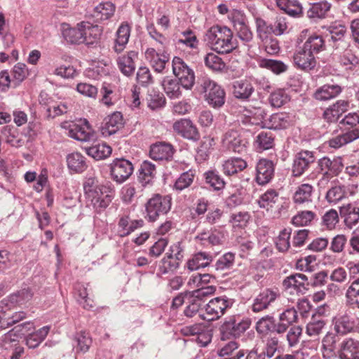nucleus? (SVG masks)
<instances>
[{"mask_svg": "<svg viewBox=\"0 0 359 359\" xmlns=\"http://www.w3.org/2000/svg\"><path fill=\"white\" fill-rule=\"evenodd\" d=\"M346 194L344 189L340 186H335L330 189L326 194V199L329 203H337L341 200Z\"/></svg>", "mask_w": 359, "mask_h": 359, "instance_id": "obj_63", "label": "nucleus"}, {"mask_svg": "<svg viewBox=\"0 0 359 359\" xmlns=\"http://www.w3.org/2000/svg\"><path fill=\"white\" fill-rule=\"evenodd\" d=\"M246 329L247 323L245 322H240L237 324L234 320L226 322L220 327L221 339L226 340L229 339L231 336L238 337L244 332Z\"/></svg>", "mask_w": 359, "mask_h": 359, "instance_id": "obj_20", "label": "nucleus"}, {"mask_svg": "<svg viewBox=\"0 0 359 359\" xmlns=\"http://www.w3.org/2000/svg\"><path fill=\"white\" fill-rule=\"evenodd\" d=\"M49 330L48 326H44L35 332L29 333L26 337L27 345L32 348L37 347L45 339Z\"/></svg>", "mask_w": 359, "mask_h": 359, "instance_id": "obj_43", "label": "nucleus"}, {"mask_svg": "<svg viewBox=\"0 0 359 359\" xmlns=\"http://www.w3.org/2000/svg\"><path fill=\"white\" fill-rule=\"evenodd\" d=\"M172 72L178 79L182 87L191 89L195 83V74L191 69L180 57H174L172 61Z\"/></svg>", "mask_w": 359, "mask_h": 359, "instance_id": "obj_5", "label": "nucleus"}, {"mask_svg": "<svg viewBox=\"0 0 359 359\" xmlns=\"http://www.w3.org/2000/svg\"><path fill=\"white\" fill-rule=\"evenodd\" d=\"M177 43L184 44L187 47L196 49L198 46V40L194 33L189 30L182 33V38L177 40Z\"/></svg>", "mask_w": 359, "mask_h": 359, "instance_id": "obj_59", "label": "nucleus"}, {"mask_svg": "<svg viewBox=\"0 0 359 359\" xmlns=\"http://www.w3.org/2000/svg\"><path fill=\"white\" fill-rule=\"evenodd\" d=\"M130 29L128 25L121 24L116 32V38L114 44V50L116 53L122 52L128 42Z\"/></svg>", "mask_w": 359, "mask_h": 359, "instance_id": "obj_31", "label": "nucleus"}, {"mask_svg": "<svg viewBox=\"0 0 359 359\" xmlns=\"http://www.w3.org/2000/svg\"><path fill=\"white\" fill-rule=\"evenodd\" d=\"M137 57L135 51H129L126 54L120 55L116 59V63L120 72L126 76H130L135 69V60Z\"/></svg>", "mask_w": 359, "mask_h": 359, "instance_id": "obj_16", "label": "nucleus"}, {"mask_svg": "<svg viewBox=\"0 0 359 359\" xmlns=\"http://www.w3.org/2000/svg\"><path fill=\"white\" fill-rule=\"evenodd\" d=\"M61 128L69 137L79 141L88 142L95 138V131L86 119H81L77 123L64 121L61 123Z\"/></svg>", "mask_w": 359, "mask_h": 359, "instance_id": "obj_4", "label": "nucleus"}, {"mask_svg": "<svg viewBox=\"0 0 359 359\" xmlns=\"http://www.w3.org/2000/svg\"><path fill=\"white\" fill-rule=\"evenodd\" d=\"M290 126L289 116L283 113H277L271 116L266 128L273 130H281Z\"/></svg>", "mask_w": 359, "mask_h": 359, "instance_id": "obj_44", "label": "nucleus"}, {"mask_svg": "<svg viewBox=\"0 0 359 359\" xmlns=\"http://www.w3.org/2000/svg\"><path fill=\"white\" fill-rule=\"evenodd\" d=\"M332 326L334 332H328L322 340L324 357L333 356L340 337L352 332L355 327L354 319L346 313L334 317Z\"/></svg>", "mask_w": 359, "mask_h": 359, "instance_id": "obj_1", "label": "nucleus"}, {"mask_svg": "<svg viewBox=\"0 0 359 359\" xmlns=\"http://www.w3.org/2000/svg\"><path fill=\"white\" fill-rule=\"evenodd\" d=\"M339 213L347 227L351 229L359 222V208L348 203L340 207Z\"/></svg>", "mask_w": 359, "mask_h": 359, "instance_id": "obj_23", "label": "nucleus"}, {"mask_svg": "<svg viewBox=\"0 0 359 359\" xmlns=\"http://www.w3.org/2000/svg\"><path fill=\"white\" fill-rule=\"evenodd\" d=\"M83 27V43L87 45L93 44L98 41L102 34V29L98 25H93L89 22H81Z\"/></svg>", "mask_w": 359, "mask_h": 359, "instance_id": "obj_22", "label": "nucleus"}, {"mask_svg": "<svg viewBox=\"0 0 359 359\" xmlns=\"http://www.w3.org/2000/svg\"><path fill=\"white\" fill-rule=\"evenodd\" d=\"M303 46L314 55L325 49V43L322 36L315 34L310 36Z\"/></svg>", "mask_w": 359, "mask_h": 359, "instance_id": "obj_38", "label": "nucleus"}, {"mask_svg": "<svg viewBox=\"0 0 359 359\" xmlns=\"http://www.w3.org/2000/svg\"><path fill=\"white\" fill-rule=\"evenodd\" d=\"M205 175L207 183L210 184L215 189L220 190L224 187V180L215 171H208Z\"/></svg>", "mask_w": 359, "mask_h": 359, "instance_id": "obj_61", "label": "nucleus"}, {"mask_svg": "<svg viewBox=\"0 0 359 359\" xmlns=\"http://www.w3.org/2000/svg\"><path fill=\"white\" fill-rule=\"evenodd\" d=\"M316 214L311 210L299 212L292 219V223L297 226H306L315 218Z\"/></svg>", "mask_w": 359, "mask_h": 359, "instance_id": "obj_51", "label": "nucleus"}, {"mask_svg": "<svg viewBox=\"0 0 359 359\" xmlns=\"http://www.w3.org/2000/svg\"><path fill=\"white\" fill-rule=\"evenodd\" d=\"M145 58L155 72L162 73L170 57L165 49L161 48V51H158L154 48H149L145 51Z\"/></svg>", "mask_w": 359, "mask_h": 359, "instance_id": "obj_8", "label": "nucleus"}, {"mask_svg": "<svg viewBox=\"0 0 359 359\" xmlns=\"http://www.w3.org/2000/svg\"><path fill=\"white\" fill-rule=\"evenodd\" d=\"M204 62L207 67L213 71H222L225 68V64L222 60L212 53H209L205 55Z\"/></svg>", "mask_w": 359, "mask_h": 359, "instance_id": "obj_52", "label": "nucleus"}, {"mask_svg": "<svg viewBox=\"0 0 359 359\" xmlns=\"http://www.w3.org/2000/svg\"><path fill=\"white\" fill-rule=\"evenodd\" d=\"M260 66L267 68L277 74L287 70V66L279 60L263 59L260 62Z\"/></svg>", "mask_w": 359, "mask_h": 359, "instance_id": "obj_57", "label": "nucleus"}, {"mask_svg": "<svg viewBox=\"0 0 359 359\" xmlns=\"http://www.w3.org/2000/svg\"><path fill=\"white\" fill-rule=\"evenodd\" d=\"M147 30L149 36L156 42V49L158 51H161V48L165 49L169 43L168 39L159 33L153 25L148 26Z\"/></svg>", "mask_w": 359, "mask_h": 359, "instance_id": "obj_50", "label": "nucleus"}, {"mask_svg": "<svg viewBox=\"0 0 359 359\" xmlns=\"http://www.w3.org/2000/svg\"><path fill=\"white\" fill-rule=\"evenodd\" d=\"M174 153L173 148L171 144L159 142L151 146L149 155L154 160H168L172 158Z\"/></svg>", "mask_w": 359, "mask_h": 359, "instance_id": "obj_21", "label": "nucleus"}, {"mask_svg": "<svg viewBox=\"0 0 359 359\" xmlns=\"http://www.w3.org/2000/svg\"><path fill=\"white\" fill-rule=\"evenodd\" d=\"M115 6L111 2L100 3L94 8L93 16L97 20L104 21L114 15Z\"/></svg>", "mask_w": 359, "mask_h": 359, "instance_id": "obj_36", "label": "nucleus"}, {"mask_svg": "<svg viewBox=\"0 0 359 359\" xmlns=\"http://www.w3.org/2000/svg\"><path fill=\"white\" fill-rule=\"evenodd\" d=\"M330 4L327 1L313 4L308 11V14L311 18H323L330 11Z\"/></svg>", "mask_w": 359, "mask_h": 359, "instance_id": "obj_55", "label": "nucleus"}, {"mask_svg": "<svg viewBox=\"0 0 359 359\" xmlns=\"http://www.w3.org/2000/svg\"><path fill=\"white\" fill-rule=\"evenodd\" d=\"M359 138V128H353L351 130L337 135L328 141L330 147L338 149Z\"/></svg>", "mask_w": 359, "mask_h": 359, "instance_id": "obj_25", "label": "nucleus"}, {"mask_svg": "<svg viewBox=\"0 0 359 359\" xmlns=\"http://www.w3.org/2000/svg\"><path fill=\"white\" fill-rule=\"evenodd\" d=\"M133 172V164L125 158H116L111 164V175L113 179L118 183L126 180Z\"/></svg>", "mask_w": 359, "mask_h": 359, "instance_id": "obj_9", "label": "nucleus"}, {"mask_svg": "<svg viewBox=\"0 0 359 359\" xmlns=\"http://www.w3.org/2000/svg\"><path fill=\"white\" fill-rule=\"evenodd\" d=\"M341 91L338 85H324L315 93V97L318 100H327L336 97Z\"/></svg>", "mask_w": 359, "mask_h": 359, "instance_id": "obj_42", "label": "nucleus"}, {"mask_svg": "<svg viewBox=\"0 0 359 359\" xmlns=\"http://www.w3.org/2000/svg\"><path fill=\"white\" fill-rule=\"evenodd\" d=\"M246 167L247 162L241 158L229 159L222 164L223 172L226 175L236 174Z\"/></svg>", "mask_w": 359, "mask_h": 359, "instance_id": "obj_39", "label": "nucleus"}, {"mask_svg": "<svg viewBox=\"0 0 359 359\" xmlns=\"http://www.w3.org/2000/svg\"><path fill=\"white\" fill-rule=\"evenodd\" d=\"M241 139L237 131L231 130L226 133L224 137L223 142L235 152L242 153L246 151L245 142Z\"/></svg>", "mask_w": 359, "mask_h": 359, "instance_id": "obj_24", "label": "nucleus"}, {"mask_svg": "<svg viewBox=\"0 0 359 359\" xmlns=\"http://www.w3.org/2000/svg\"><path fill=\"white\" fill-rule=\"evenodd\" d=\"M228 306V300L224 297L211 299L205 306V310L208 316L204 318L207 320L217 319L224 314Z\"/></svg>", "mask_w": 359, "mask_h": 359, "instance_id": "obj_15", "label": "nucleus"}, {"mask_svg": "<svg viewBox=\"0 0 359 359\" xmlns=\"http://www.w3.org/2000/svg\"><path fill=\"white\" fill-rule=\"evenodd\" d=\"M248 125L256 126L259 128H266L264 119L266 116L264 109L262 107V101H256L252 104L253 100H248Z\"/></svg>", "mask_w": 359, "mask_h": 359, "instance_id": "obj_13", "label": "nucleus"}, {"mask_svg": "<svg viewBox=\"0 0 359 359\" xmlns=\"http://www.w3.org/2000/svg\"><path fill=\"white\" fill-rule=\"evenodd\" d=\"M86 192H88V196L92 197V201L94 205H98L100 208H106L111 201V196L109 194H106L103 196V192L102 191V187H95L93 189H87V184L84 187Z\"/></svg>", "mask_w": 359, "mask_h": 359, "instance_id": "obj_29", "label": "nucleus"}, {"mask_svg": "<svg viewBox=\"0 0 359 359\" xmlns=\"http://www.w3.org/2000/svg\"><path fill=\"white\" fill-rule=\"evenodd\" d=\"M33 297V292L29 288H24L16 293L8 297L7 299H4L0 302V307L4 308L5 306H22L29 302Z\"/></svg>", "mask_w": 359, "mask_h": 359, "instance_id": "obj_19", "label": "nucleus"}, {"mask_svg": "<svg viewBox=\"0 0 359 359\" xmlns=\"http://www.w3.org/2000/svg\"><path fill=\"white\" fill-rule=\"evenodd\" d=\"M162 86L165 94L171 99L178 98L182 95V86L175 79L165 77L162 81Z\"/></svg>", "mask_w": 359, "mask_h": 359, "instance_id": "obj_30", "label": "nucleus"}, {"mask_svg": "<svg viewBox=\"0 0 359 359\" xmlns=\"http://www.w3.org/2000/svg\"><path fill=\"white\" fill-rule=\"evenodd\" d=\"M198 91L204 95L205 100L213 107H220L224 104L225 93L223 89L210 78L199 79Z\"/></svg>", "mask_w": 359, "mask_h": 359, "instance_id": "obj_3", "label": "nucleus"}, {"mask_svg": "<svg viewBox=\"0 0 359 359\" xmlns=\"http://www.w3.org/2000/svg\"><path fill=\"white\" fill-rule=\"evenodd\" d=\"M6 142L12 147H20L23 145V140L18 137L16 130L10 127H5L2 130Z\"/></svg>", "mask_w": 359, "mask_h": 359, "instance_id": "obj_49", "label": "nucleus"}, {"mask_svg": "<svg viewBox=\"0 0 359 359\" xmlns=\"http://www.w3.org/2000/svg\"><path fill=\"white\" fill-rule=\"evenodd\" d=\"M76 91L81 95L95 99L98 90L96 86L88 83H79L76 85Z\"/></svg>", "mask_w": 359, "mask_h": 359, "instance_id": "obj_60", "label": "nucleus"}, {"mask_svg": "<svg viewBox=\"0 0 359 359\" xmlns=\"http://www.w3.org/2000/svg\"><path fill=\"white\" fill-rule=\"evenodd\" d=\"M232 38L233 34L230 29L215 25L206 32L204 41L215 51L219 53H229L236 47Z\"/></svg>", "mask_w": 359, "mask_h": 359, "instance_id": "obj_2", "label": "nucleus"}, {"mask_svg": "<svg viewBox=\"0 0 359 359\" xmlns=\"http://www.w3.org/2000/svg\"><path fill=\"white\" fill-rule=\"evenodd\" d=\"M85 149L87 154L95 160L106 158L111 154V148L106 143L93 145Z\"/></svg>", "mask_w": 359, "mask_h": 359, "instance_id": "obj_37", "label": "nucleus"}, {"mask_svg": "<svg viewBox=\"0 0 359 359\" xmlns=\"http://www.w3.org/2000/svg\"><path fill=\"white\" fill-rule=\"evenodd\" d=\"M293 62L298 69L305 72L314 69L316 65L314 55L306 50L304 46L297 49L294 53Z\"/></svg>", "mask_w": 359, "mask_h": 359, "instance_id": "obj_12", "label": "nucleus"}, {"mask_svg": "<svg viewBox=\"0 0 359 359\" xmlns=\"http://www.w3.org/2000/svg\"><path fill=\"white\" fill-rule=\"evenodd\" d=\"M231 15L235 29L239 33L241 37H245L247 35L245 13L240 10L234 9L231 11Z\"/></svg>", "mask_w": 359, "mask_h": 359, "instance_id": "obj_45", "label": "nucleus"}, {"mask_svg": "<svg viewBox=\"0 0 359 359\" xmlns=\"http://www.w3.org/2000/svg\"><path fill=\"white\" fill-rule=\"evenodd\" d=\"M212 260V256L206 252H198L187 262V267L191 271L197 270L208 266Z\"/></svg>", "mask_w": 359, "mask_h": 359, "instance_id": "obj_34", "label": "nucleus"}, {"mask_svg": "<svg viewBox=\"0 0 359 359\" xmlns=\"http://www.w3.org/2000/svg\"><path fill=\"white\" fill-rule=\"evenodd\" d=\"M291 235L290 229H284L280 232L276 244L280 252H286L290 248V238Z\"/></svg>", "mask_w": 359, "mask_h": 359, "instance_id": "obj_56", "label": "nucleus"}, {"mask_svg": "<svg viewBox=\"0 0 359 359\" xmlns=\"http://www.w3.org/2000/svg\"><path fill=\"white\" fill-rule=\"evenodd\" d=\"M325 325L324 320H314L307 324L306 334L311 337H316L322 332Z\"/></svg>", "mask_w": 359, "mask_h": 359, "instance_id": "obj_62", "label": "nucleus"}, {"mask_svg": "<svg viewBox=\"0 0 359 359\" xmlns=\"http://www.w3.org/2000/svg\"><path fill=\"white\" fill-rule=\"evenodd\" d=\"M274 144V138L271 133L261 132L256 137L255 145L256 149L262 151L269 149Z\"/></svg>", "mask_w": 359, "mask_h": 359, "instance_id": "obj_47", "label": "nucleus"}, {"mask_svg": "<svg viewBox=\"0 0 359 359\" xmlns=\"http://www.w3.org/2000/svg\"><path fill=\"white\" fill-rule=\"evenodd\" d=\"M313 187L309 184L300 185L294 194V201L295 203L302 204L306 202L311 201V195Z\"/></svg>", "mask_w": 359, "mask_h": 359, "instance_id": "obj_46", "label": "nucleus"}, {"mask_svg": "<svg viewBox=\"0 0 359 359\" xmlns=\"http://www.w3.org/2000/svg\"><path fill=\"white\" fill-rule=\"evenodd\" d=\"M302 333V328L299 325H292L286 334V340L290 347L295 346L299 342Z\"/></svg>", "mask_w": 359, "mask_h": 359, "instance_id": "obj_58", "label": "nucleus"}, {"mask_svg": "<svg viewBox=\"0 0 359 359\" xmlns=\"http://www.w3.org/2000/svg\"><path fill=\"white\" fill-rule=\"evenodd\" d=\"M263 42V47L265 51L269 55H276L280 51L278 41L268 34L260 37Z\"/></svg>", "mask_w": 359, "mask_h": 359, "instance_id": "obj_53", "label": "nucleus"}, {"mask_svg": "<svg viewBox=\"0 0 359 359\" xmlns=\"http://www.w3.org/2000/svg\"><path fill=\"white\" fill-rule=\"evenodd\" d=\"M182 259L175 257L172 254H166L161 261L162 265L159 267L161 273L165 274L169 271L177 269Z\"/></svg>", "mask_w": 359, "mask_h": 359, "instance_id": "obj_48", "label": "nucleus"}, {"mask_svg": "<svg viewBox=\"0 0 359 359\" xmlns=\"http://www.w3.org/2000/svg\"><path fill=\"white\" fill-rule=\"evenodd\" d=\"M278 339L276 337H271L267 340L265 351L258 352V348L253 349L248 352V359H257L260 353L264 358V355H266L267 357L271 358L276 351L278 346Z\"/></svg>", "mask_w": 359, "mask_h": 359, "instance_id": "obj_32", "label": "nucleus"}, {"mask_svg": "<svg viewBox=\"0 0 359 359\" xmlns=\"http://www.w3.org/2000/svg\"><path fill=\"white\" fill-rule=\"evenodd\" d=\"M81 22L78 23L74 27L64 28L63 36L67 41L71 43H83V27Z\"/></svg>", "mask_w": 359, "mask_h": 359, "instance_id": "obj_40", "label": "nucleus"}, {"mask_svg": "<svg viewBox=\"0 0 359 359\" xmlns=\"http://www.w3.org/2000/svg\"><path fill=\"white\" fill-rule=\"evenodd\" d=\"M142 191L143 189L140 185L126 184L121 189V199L125 203H131L136 197L142 196Z\"/></svg>", "mask_w": 359, "mask_h": 359, "instance_id": "obj_35", "label": "nucleus"}, {"mask_svg": "<svg viewBox=\"0 0 359 359\" xmlns=\"http://www.w3.org/2000/svg\"><path fill=\"white\" fill-rule=\"evenodd\" d=\"M138 179L146 185L150 184L156 175V165L148 161H144L140 166Z\"/></svg>", "mask_w": 359, "mask_h": 359, "instance_id": "obj_33", "label": "nucleus"}, {"mask_svg": "<svg viewBox=\"0 0 359 359\" xmlns=\"http://www.w3.org/2000/svg\"><path fill=\"white\" fill-rule=\"evenodd\" d=\"M274 175V165L271 161L261 159L257 164L255 180L259 185L268 184Z\"/></svg>", "mask_w": 359, "mask_h": 359, "instance_id": "obj_14", "label": "nucleus"}, {"mask_svg": "<svg viewBox=\"0 0 359 359\" xmlns=\"http://www.w3.org/2000/svg\"><path fill=\"white\" fill-rule=\"evenodd\" d=\"M309 285L308 278L302 273H294L287 277L283 281V286L285 290L294 289L297 291H302Z\"/></svg>", "mask_w": 359, "mask_h": 359, "instance_id": "obj_26", "label": "nucleus"}, {"mask_svg": "<svg viewBox=\"0 0 359 359\" xmlns=\"http://www.w3.org/2000/svg\"><path fill=\"white\" fill-rule=\"evenodd\" d=\"M315 161L316 157L313 151L302 150L298 152L293 160L292 170L293 175L294 177L301 176Z\"/></svg>", "mask_w": 359, "mask_h": 359, "instance_id": "obj_7", "label": "nucleus"}, {"mask_svg": "<svg viewBox=\"0 0 359 359\" xmlns=\"http://www.w3.org/2000/svg\"><path fill=\"white\" fill-rule=\"evenodd\" d=\"M346 303L348 305H353L355 299L359 297V278L351 283L348 288L346 293Z\"/></svg>", "mask_w": 359, "mask_h": 359, "instance_id": "obj_64", "label": "nucleus"}, {"mask_svg": "<svg viewBox=\"0 0 359 359\" xmlns=\"http://www.w3.org/2000/svg\"><path fill=\"white\" fill-rule=\"evenodd\" d=\"M347 102L339 100L324 111V118L330 122L337 121L342 114L347 110Z\"/></svg>", "mask_w": 359, "mask_h": 359, "instance_id": "obj_28", "label": "nucleus"}, {"mask_svg": "<svg viewBox=\"0 0 359 359\" xmlns=\"http://www.w3.org/2000/svg\"><path fill=\"white\" fill-rule=\"evenodd\" d=\"M171 200L168 196L163 197L158 194L150 198L146 204V211L149 220L154 222L161 216L165 215L170 209Z\"/></svg>", "mask_w": 359, "mask_h": 359, "instance_id": "obj_6", "label": "nucleus"}, {"mask_svg": "<svg viewBox=\"0 0 359 359\" xmlns=\"http://www.w3.org/2000/svg\"><path fill=\"white\" fill-rule=\"evenodd\" d=\"M67 164L68 168L76 173L85 171L88 167L86 158L79 152H73L67 156Z\"/></svg>", "mask_w": 359, "mask_h": 359, "instance_id": "obj_27", "label": "nucleus"}, {"mask_svg": "<svg viewBox=\"0 0 359 359\" xmlns=\"http://www.w3.org/2000/svg\"><path fill=\"white\" fill-rule=\"evenodd\" d=\"M278 198V193L274 189H269L262 194L259 200L257 201L260 208H266L276 203Z\"/></svg>", "mask_w": 359, "mask_h": 359, "instance_id": "obj_54", "label": "nucleus"}, {"mask_svg": "<svg viewBox=\"0 0 359 359\" xmlns=\"http://www.w3.org/2000/svg\"><path fill=\"white\" fill-rule=\"evenodd\" d=\"M318 166L323 175L327 177L337 175L343 168V164L340 159L331 160L328 157H323L318 161Z\"/></svg>", "mask_w": 359, "mask_h": 359, "instance_id": "obj_18", "label": "nucleus"}, {"mask_svg": "<svg viewBox=\"0 0 359 359\" xmlns=\"http://www.w3.org/2000/svg\"><path fill=\"white\" fill-rule=\"evenodd\" d=\"M336 350L339 359H359V341L353 338L344 339Z\"/></svg>", "mask_w": 359, "mask_h": 359, "instance_id": "obj_10", "label": "nucleus"}, {"mask_svg": "<svg viewBox=\"0 0 359 359\" xmlns=\"http://www.w3.org/2000/svg\"><path fill=\"white\" fill-rule=\"evenodd\" d=\"M123 126V118L121 112L116 111L105 119L101 132L105 137L115 134Z\"/></svg>", "mask_w": 359, "mask_h": 359, "instance_id": "obj_17", "label": "nucleus"}, {"mask_svg": "<svg viewBox=\"0 0 359 359\" xmlns=\"http://www.w3.org/2000/svg\"><path fill=\"white\" fill-rule=\"evenodd\" d=\"M277 5L291 16H299L302 13V6L297 0H277Z\"/></svg>", "mask_w": 359, "mask_h": 359, "instance_id": "obj_41", "label": "nucleus"}, {"mask_svg": "<svg viewBox=\"0 0 359 359\" xmlns=\"http://www.w3.org/2000/svg\"><path fill=\"white\" fill-rule=\"evenodd\" d=\"M172 128L175 133L184 138L198 140L200 137L197 128L190 119L181 118L175 121Z\"/></svg>", "mask_w": 359, "mask_h": 359, "instance_id": "obj_11", "label": "nucleus"}]
</instances>
